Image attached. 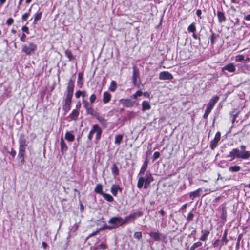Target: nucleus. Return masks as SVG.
I'll return each mask as SVG.
<instances>
[{
    "label": "nucleus",
    "mask_w": 250,
    "mask_h": 250,
    "mask_svg": "<svg viewBox=\"0 0 250 250\" xmlns=\"http://www.w3.org/2000/svg\"><path fill=\"white\" fill-rule=\"evenodd\" d=\"M217 15L219 23L224 22L226 21V17L223 12L220 11H217Z\"/></svg>",
    "instance_id": "obj_22"
},
{
    "label": "nucleus",
    "mask_w": 250,
    "mask_h": 250,
    "mask_svg": "<svg viewBox=\"0 0 250 250\" xmlns=\"http://www.w3.org/2000/svg\"><path fill=\"white\" fill-rule=\"evenodd\" d=\"M132 222H134L135 220L137 218L141 217L143 215V212L141 211L133 212L129 214Z\"/></svg>",
    "instance_id": "obj_18"
},
{
    "label": "nucleus",
    "mask_w": 250,
    "mask_h": 250,
    "mask_svg": "<svg viewBox=\"0 0 250 250\" xmlns=\"http://www.w3.org/2000/svg\"><path fill=\"white\" fill-rule=\"evenodd\" d=\"M83 107L85 108V110H87L88 108H90L92 107V104L90 102L89 103L86 100H83Z\"/></svg>",
    "instance_id": "obj_40"
},
{
    "label": "nucleus",
    "mask_w": 250,
    "mask_h": 250,
    "mask_svg": "<svg viewBox=\"0 0 250 250\" xmlns=\"http://www.w3.org/2000/svg\"><path fill=\"white\" fill-rule=\"evenodd\" d=\"M111 95L108 92H105L103 95V102L104 104H107L111 100Z\"/></svg>",
    "instance_id": "obj_21"
},
{
    "label": "nucleus",
    "mask_w": 250,
    "mask_h": 250,
    "mask_svg": "<svg viewBox=\"0 0 250 250\" xmlns=\"http://www.w3.org/2000/svg\"><path fill=\"white\" fill-rule=\"evenodd\" d=\"M37 49V45L34 42H30L22 46L21 51L27 55L33 54Z\"/></svg>",
    "instance_id": "obj_4"
},
{
    "label": "nucleus",
    "mask_w": 250,
    "mask_h": 250,
    "mask_svg": "<svg viewBox=\"0 0 250 250\" xmlns=\"http://www.w3.org/2000/svg\"><path fill=\"white\" fill-rule=\"evenodd\" d=\"M86 112L87 114H89L94 117H95L98 114V113L94 110L92 107L86 110Z\"/></svg>",
    "instance_id": "obj_37"
},
{
    "label": "nucleus",
    "mask_w": 250,
    "mask_h": 250,
    "mask_svg": "<svg viewBox=\"0 0 250 250\" xmlns=\"http://www.w3.org/2000/svg\"><path fill=\"white\" fill-rule=\"evenodd\" d=\"M98 233H99L98 230H97V229H96V231H93L92 233H91V234H90L89 235V236H88V238H90V237H92L93 236H95L96 234H97Z\"/></svg>",
    "instance_id": "obj_58"
},
{
    "label": "nucleus",
    "mask_w": 250,
    "mask_h": 250,
    "mask_svg": "<svg viewBox=\"0 0 250 250\" xmlns=\"http://www.w3.org/2000/svg\"><path fill=\"white\" fill-rule=\"evenodd\" d=\"M160 156V154L159 152L156 151L155 152L152 156V160L153 161H155L157 159H158Z\"/></svg>",
    "instance_id": "obj_50"
},
{
    "label": "nucleus",
    "mask_w": 250,
    "mask_h": 250,
    "mask_svg": "<svg viewBox=\"0 0 250 250\" xmlns=\"http://www.w3.org/2000/svg\"><path fill=\"white\" fill-rule=\"evenodd\" d=\"M202 245V243L200 241L194 243L192 245V246L190 247V250H195L196 248L201 246Z\"/></svg>",
    "instance_id": "obj_44"
},
{
    "label": "nucleus",
    "mask_w": 250,
    "mask_h": 250,
    "mask_svg": "<svg viewBox=\"0 0 250 250\" xmlns=\"http://www.w3.org/2000/svg\"><path fill=\"white\" fill-rule=\"evenodd\" d=\"M143 94V93L141 91H137L136 92L135 94H134L132 96L134 99H136L137 97L141 96Z\"/></svg>",
    "instance_id": "obj_51"
},
{
    "label": "nucleus",
    "mask_w": 250,
    "mask_h": 250,
    "mask_svg": "<svg viewBox=\"0 0 250 250\" xmlns=\"http://www.w3.org/2000/svg\"><path fill=\"white\" fill-rule=\"evenodd\" d=\"M42 12L38 10L34 15L33 24H36L41 19Z\"/></svg>",
    "instance_id": "obj_24"
},
{
    "label": "nucleus",
    "mask_w": 250,
    "mask_h": 250,
    "mask_svg": "<svg viewBox=\"0 0 250 250\" xmlns=\"http://www.w3.org/2000/svg\"><path fill=\"white\" fill-rule=\"evenodd\" d=\"M19 148H26L27 146L28 142L27 137L24 134H21L18 140Z\"/></svg>",
    "instance_id": "obj_7"
},
{
    "label": "nucleus",
    "mask_w": 250,
    "mask_h": 250,
    "mask_svg": "<svg viewBox=\"0 0 250 250\" xmlns=\"http://www.w3.org/2000/svg\"><path fill=\"white\" fill-rule=\"evenodd\" d=\"M139 78L140 75L139 70L134 67L132 73V83L135 86L138 87L139 86L140 82V81L138 82V79H139Z\"/></svg>",
    "instance_id": "obj_6"
},
{
    "label": "nucleus",
    "mask_w": 250,
    "mask_h": 250,
    "mask_svg": "<svg viewBox=\"0 0 250 250\" xmlns=\"http://www.w3.org/2000/svg\"><path fill=\"white\" fill-rule=\"evenodd\" d=\"M123 138V135L122 134L116 135L115 138V144L120 145L122 141Z\"/></svg>",
    "instance_id": "obj_38"
},
{
    "label": "nucleus",
    "mask_w": 250,
    "mask_h": 250,
    "mask_svg": "<svg viewBox=\"0 0 250 250\" xmlns=\"http://www.w3.org/2000/svg\"><path fill=\"white\" fill-rule=\"evenodd\" d=\"M118 191L121 193L122 192V188L118 185L114 184L112 185L111 187V192L113 195L116 196Z\"/></svg>",
    "instance_id": "obj_16"
},
{
    "label": "nucleus",
    "mask_w": 250,
    "mask_h": 250,
    "mask_svg": "<svg viewBox=\"0 0 250 250\" xmlns=\"http://www.w3.org/2000/svg\"><path fill=\"white\" fill-rule=\"evenodd\" d=\"M119 220L121 221L122 223L123 226L126 225L129 222H132V221L129 217V215H127L125 216V218H123L121 217V218L119 219Z\"/></svg>",
    "instance_id": "obj_30"
},
{
    "label": "nucleus",
    "mask_w": 250,
    "mask_h": 250,
    "mask_svg": "<svg viewBox=\"0 0 250 250\" xmlns=\"http://www.w3.org/2000/svg\"><path fill=\"white\" fill-rule=\"evenodd\" d=\"M117 88V84L114 81H112L110 86L109 87V90L112 92H114Z\"/></svg>",
    "instance_id": "obj_41"
},
{
    "label": "nucleus",
    "mask_w": 250,
    "mask_h": 250,
    "mask_svg": "<svg viewBox=\"0 0 250 250\" xmlns=\"http://www.w3.org/2000/svg\"><path fill=\"white\" fill-rule=\"evenodd\" d=\"M30 15V13L29 12H26L24 13L23 15H22L21 19L23 21H26L28 18L29 17Z\"/></svg>",
    "instance_id": "obj_52"
},
{
    "label": "nucleus",
    "mask_w": 250,
    "mask_h": 250,
    "mask_svg": "<svg viewBox=\"0 0 250 250\" xmlns=\"http://www.w3.org/2000/svg\"><path fill=\"white\" fill-rule=\"evenodd\" d=\"M240 149L238 148L232 149L227 155V157L230 158V161L235 159L247 160L250 157V151L246 150V146L242 145L240 146Z\"/></svg>",
    "instance_id": "obj_2"
},
{
    "label": "nucleus",
    "mask_w": 250,
    "mask_h": 250,
    "mask_svg": "<svg viewBox=\"0 0 250 250\" xmlns=\"http://www.w3.org/2000/svg\"><path fill=\"white\" fill-rule=\"evenodd\" d=\"M9 153L13 157H14L16 154V152L13 148H12L11 151L9 152Z\"/></svg>",
    "instance_id": "obj_62"
},
{
    "label": "nucleus",
    "mask_w": 250,
    "mask_h": 250,
    "mask_svg": "<svg viewBox=\"0 0 250 250\" xmlns=\"http://www.w3.org/2000/svg\"><path fill=\"white\" fill-rule=\"evenodd\" d=\"M104 127L106 128L108 125L107 120L102 116H100L99 113L95 117Z\"/></svg>",
    "instance_id": "obj_17"
},
{
    "label": "nucleus",
    "mask_w": 250,
    "mask_h": 250,
    "mask_svg": "<svg viewBox=\"0 0 250 250\" xmlns=\"http://www.w3.org/2000/svg\"><path fill=\"white\" fill-rule=\"evenodd\" d=\"M26 36L24 33H23L22 36L20 38V40L23 42L25 41Z\"/></svg>",
    "instance_id": "obj_60"
},
{
    "label": "nucleus",
    "mask_w": 250,
    "mask_h": 250,
    "mask_svg": "<svg viewBox=\"0 0 250 250\" xmlns=\"http://www.w3.org/2000/svg\"><path fill=\"white\" fill-rule=\"evenodd\" d=\"M202 14V11L200 9H198L196 11V15L199 17V19H201L202 18L201 15Z\"/></svg>",
    "instance_id": "obj_61"
},
{
    "label": "nucleus",
    "mask_w": 250,
    "mask_h": 250,
    "mask_svg": "<svg viewBox=\"0 0 250 250\" xmlns=\"http://www.w3.org/2000/svg\"><path fill=\"white\" fill-rule=\"evenodd\" d=\"M159 78L162 80H170L173 79V76L168 72L163 71L159 74Z\"/></svg>",
    "instance_id": "obj_12"
},
{
    "label": "nucleus",
    "mask_w": 250,
    "mask_h": 250,
    "mask_svg": "<svg viewBox=\"0 0 250 250\" xmlns=\"http://www.w3.org/2000/svg\"><path fill=\"white\" fill-rule=\"evenodd\" d=\"M241 167L238 165L230 166L228 168V171L231 173L237 172L240 171Z\"/></svg>",
    "instance_id": "obj_26"
},
{
    "label": "nucleus",
    "mask_w": 250,
    "mask_h": 250,
    "mask_svg": "<svg viewBox=\"0 0 250 250\" xmlns=\"http://www.w3.org/2000/svg\"><path fill=\"white\" fill-rule=\"evenodd\" d=\"M202 235L199 239L201 241H205L207 240L208 236L209 234V231L208 230H202L201 231Z\"/></svg>",
    "instance_id": "obj_27"
},
{
    "label": "nucleus",
    "mask_w": 250,
    "mask_h": 250,
    "mask_svg": "<svg viewBox=\"0 0 250 250\" xmlns=\"http://www.w3.org/2000/svg\"><path fill=\"white\" fill-rule=\"evenodd\" d=\"M79 115V111L76 109H73L68 117L70 118L71 119L73 120L76 121L77 120Z\"/></svg>",
    "instance_id": "obj_25"
},
{
    "label": "nucleus",
    "mask_w": 250,
    "mask_h": 250,
    "mask_svg": "<svg viewBox=\"0 0 250 250\" xmlns=\"http://www.w3.org/2000/svg\"><path fill=\"white\" fill-rule=\"evenodd\" d=\"M202 191V189L200 188L197 189V190L191 192L189 193V197L192 200H193L194 198L197 197H199L200 195L201 192Z\"/></svg>",
    "instance_id": "obj_20"
},
{
    "label": "nucleus",
    "mask_w": 250,
    "mask_h": 250,
    "mask_svg": "<svg viewBox=\"0 0 250 250\" xmlns=\"http://www.w3.org/2000/svg\"><path fill=\"white\" fill-rule=\"evenodd\" d=\"M134 238L140 240L142 237V234L141 232H136L134 234Z\"/></svg>",
    "instance_id": "obj_48"
},
{
    "label": "nucleus",
    "mask_w": 250,
    "mask_h": 250,
    "mask_svg": "<svg viewBox=\"0 0 250 250\" xmlns=\"http://www.w3.org/2000/svg\"><path fill=\"white\" fill-rule=\"evenodd\" d=\"M60 144H61V152L62 153H63L64 152H65L67 151L68 148H67L66 143H65V142L64 141V140L62 137L61 139Z\"/></svg>",
    "instance_id": "obj_29"
},
{
    "label": "nucleus",
    "mask_w": 250,
    "mask_h": 250,
    "mask_svg": "<svg viewBox=\"0 0 250 250\" xmlns=\"http://www.w3.org/2000/svg\"><path fill=\"white\" fill-rule=\"evenodd\" d=\"M221 138V133L218 131L214 137V138L210 142V148L213 150L216 147L218 142L220 141Z\"/></svg>",
    "instance_id": "obj_8"
},
{
    "label": "nucleus",
    "mask_w": 250,
    "mask_h": 250,
    "mask_svg": "<svg viewBox=\"0 0 250 250\" xmlns=\"http://www.w3.org/2000/svg\"><path fill=\"white\" fill-rule=\"evenodd\" d=\"M225 70L229 72H234L236 70V68L233 63H230L222 68V71L224 72Z\"/></svg>",
    "instance_id": "obj_14"
},
{
    "label": "nucleus",
    "mask_w": 250,
    "mask_h": 250,
    "mask_svg": "<svg viewBox=\"0 0 250 250\" xmlns=\"http://www.w3.org/2000/svg\"><path fill=\"white\" fill-rule=\"evenodd\" d=\"M71 108V105L70 104H63L62 105V109L64 110L65 112H67L68 111L70 110Z\"/></svg>",
    "instance_id": "obj_49"
},
{
    "label": "nucleus",
    "mask_w": 250,
    "mask_h": 250,
    "mask_svg": "<svg viewBox=\"0 0 250 250\" xmlns=\"http://www.w3.org/2000/svg\"><path fill=\"white\" fill-rule=\"evenodd\" d=\"M95 192L96 193L99 194L101 195L103 194L104 193L103 192V186L101 184H97L95 188L94 189Z\"/></svg>",
    "instance_id": "obj_34"
},
{
    "label": "nucleus",
    "mask_w": 250,
    "mask_h": 250,
    "mask_svg": "<svg viewBox=\"0 0 250 250\" xmlns=\"http://www.w3.org/2000/svg\"><path fill=\"white\" fill-rule=\"evenodd\" d=\"M142 111H144L150 109L151 105H150L148 102L144 101L142 103Z\"/></svg>",
    "instance_id": "obj_33"
},
{
    "label": "nucleus",
    "mask_w": 250,
    "mask_h": 250,
    "mask_svg": "<svg viewBox=\"0 0 250 250\" xmlns=\"http://www.w3.org/2000/svg\"><path fill=\"white\" fill-rule=\"evenodd\" d=\"M227 234H228V230L227 229H226L224 231L223 237H222L221 240H220V247L224 245L227 244V243L228 242V240L227 238Z\"/></svg>",
    "instance_id": "obj_23"
},
{
    "label": "nucleus",
    "mask_w": 250,
    "mask_h": 250,
    "mask_svg": "<svg viewBox=\"0 0 250 250\" xmlns=\"http://www.w3.org/2000/svg\"><path fill=\"white\" fill-rule=\"evenodd\" d=\"M107 248V245L104 243H101L99 245L97 246L94 248L95 250L102 249L103 250H105Z\"/></svg>",
    "instance_id": "obj_45"
},
{
    "label": "nucleus",
    "mask_w": 250,
    "mask_h": 250,
    "mask_svg": "<svg viewBox=\"0 0 250 250\" xmlns=\"http://www.w3.org/2000/svg\"><path fill=\"white\" fill-rule=\"evenodd\" d=\"M211 110H212V109L209 108V107L207 106V108L205 110V113L203 116V118L207 119L208 114L210 113V112H211Z\"/></svg>",
    "instance_id": "obj_47"
},
{
    "label": "nucleus",
    "mask_w": 250,
    "mask_h": 250,
    "mask_svg": "<svg viewBox=\"0 0 250 250\" xmlns=\"http://www.w3.org/2000/svg\"><path fill=\"white\" fill-rule=\"evenodd\" d=\"M13 22H14V19L11 18L8 19L6 21V24L8 25H10L12 24L13 23Z\"/></svg>",
    "instance_id": "obj_55"
},
{
    "label": "nucleus",
    "mask_w": 250,
    "mask_h": 250,
    "mask_svg": "<svg viewBox=\"0 0 250 250\" xmlns=\"http://www.w3.org/2000/svg\"><path fill=\"white\" fill-rule=\"evenodd\" d=\"M111 170L112 172V173L115 176H118L119 174V170L118 169V167L117 166L114 164L111 167Z\"/></svg>",
    "instance_id": "obj_32"
},
{
    "label": "nucleus",
    "mask_w": 250,
    "mask_h": 250,
    "mask_svg": "<svg viewBox=\"0 0 250 250\" xmlns=\"http://www.w3.org/2000/svg\"><path fill=\"white\" fill-rule=\"evenodd\" d=\"M241 238V237L239 235V237H238L237 241V243H236V247L237 249L239 248V243H240V241Z\"/></svg>",
    "instance_id": "obj_63"
},
{
    "label": "nucleus",
    "mask_w": 250,
    "mask_h": 250,
    "mask_svg": "<svg viewBox=\"0 0 250 250\" xmlns=\"http://www.w3.org/2000/svg\"><path fill=\"white\" fill-rule=\"evenodd\" d=\"M194 217V214L192 213V212H190L187 217V220L188 221H192Z\"/></svg>",
    "instance_id": "obj_54"
},
{
    "label": "nucleus",
    "mask_w": 250,
    "mask_h": 250,
    "mask_svg": "<svg viewBox=\"0 0 250 250\" xmlns=\"http://www.w3.org/2000/svg\"><path fill=\"white\" fill-rule=\"evenodd\" d=\"M81 91L78 90L76 92L75 95L76 98H79L81 96Z\"/></svg>",
    "instance_id": "obj_57"
},
{
    "label": "nucleus",
    "mask_w": 250,
    "mask_h": 250,
    "mask_svg": "<svg viewBox=\"0 0 250 250\" xmlns=\"http://www.w3.org/2000/svg\"><path fill=\"white\" fill-rule=\"evenodd\" d=\"M65 54L68 57L70 61L74 59V56L72 54L71 51L69 49L65 51Z\"/></svg>",
    "instance_id": "obj_42"
},
{
    "label": "nucleus",
    "mask_w": 250,
    "mask_h": 250,
    "mask_svg": "<svg viewBox=\"0 0 250 250\" xmlns=\"http://www.w3.org/2000/svg\"><path fill=\"white\" fill-rule=\"evenodd\" d=\"M119 102L124 106L126 107H131L134 105V102L129 99H121Z\"/></svg>",
    "instance_id": "obj_11"
},
{
    "label": "nucleus",
    "mask_w": 250,
    "mask_h": 250,
    "mask_svg": "<svg viewBox=\"0 0 250 250\" xmlns=\"http://www.w3.org/2000/svg\"><path fill=\"white\" fill-rule=\"evenodd\" d=\"M83 107L85 108V110H87L88 108H90L92 107V104L90 102L89 103L86 100H83Z\"/></svg>",
    "instance_id": "obj_39"
},
{
    "label": "nucleus",
    "mask_w": 250,
    "mask_h": 250,
    "mask_svg": "<svg viewBox=\"0 0 250 250\" xmlns=\"http://www.w3.org/2000/svg\"><path fill=\"white\" fill-rule=\"evenodd\" d=\"M227 217V210L226 207H224L221 209V214L220 218L223 221H226Z\"/></svg>",
    "instance_id": "obj_35"
},
{
    "label": "nucleus",
    "mask_w": 250,
    "mask_h": 250,
    "mask_svg": "<svg viewBox=\"0 0 250 250\" xmlns=\"http://www.w3.org/2000/svg\"><path fill=\"white\" fill-rule=\"evenodd\" d=\"M219 99V97L217 95H215L212 97L209 101L207 107L212 109L216 103L218 102Z\"/></svg>",
    "instance_id": "obj_15"
},
{
    "label": "nucleus",
    "mask_w": 250,
    "mask_h": 250,
    "mask_svg": "<svg viewBox=\"0 0 250 250\" xmlns=\"http://www.w3.org/2000/svg\"><path fill=\"white\" fill-rule=\"evenodd\" d=\"M22 30L23 31V32H25L27 34H29V29H28V27H27L26 26H23L22 27Z\"/></svg>",
    "instance_id": "obj_56"
},
{
    "label": "nucleus",
    "mask_w": 250,
    "mask_h": 250,
    "mask_svg": "<svg viewBox=\"0 0 250 250\" xmlns=\"http://www.w3.org/2000/svg\"><path fill=\"white\" fill-rule=\"evenodd\" d=\"M65 139L69 142H73L75 139V136L70 132L67 131L65 134Z\"/></svg>",
    "instance_id": "obj_31"
},
{
    "label": "nucleus",
    "mask_w": 250,
    "mask_h": 250,
    "mask_svg": "<svg viewBox=\"0 0 250 250\" xmlns=\"http://www.w3.org/2000/svg\"><path fill=\"white\" fill-rule=\"evenodd\" d=\"M102 196L108 202H111L114 200L113 197L109 194L104 192Z\"/></svg>",
    "instance_id": "obj_36"
},
{
    "label": "nucleus",
    "mask_w": 250,
    "mask_h": 250,
    "mask_svg": "<svg viewBox=\"0 0 250 250\" xmlns=\"http://www.w3.org/2000/svg\"><path fill=\"white\" fill-rule=\"evenodd\" d=\"M220 240H219V239H217V240H216L214 241V242L213 243V247H218V245H219V242H220Z\"/></svg>",
    "instance_id": "obj_59"
},
{
    "label": "nucleus",
    "mask_w": 250,
    "mask_h": 250,
    "mask_svg": "<svg viewBox=\"0 0 250 250\" xmlns=\"http://www.w3.org/2000/svg\"><path fill=\"white\" fill-rule=\"evenodd\" d=\"M238 116V114H234V115H233V117H232V124H233L235 122V121L236 120V117H237Z\"/></svg>",
    "instance_id": "obj_64"
},
{
    "label": "nucleus",
    "mask_w": 250,
    "mask_h": 250,
    "mask_svg": "<svg viewBox=\"0 0 250 250\" xmlns=\"http://www.w3.org/2000/svg\"><path fill=\"white\" fill-rule=\"evenodd\" d=\"M244 60V56L243 55H238L235 57L236 62H241Z\"/></svg>",
    "instance_id": "obj_46"
},
{
    "label": "nucleus",
    "mask_w": 250,
    "mask_h": 250,
    "mask_svg": "<svg viewBox=\"0 0 250 250\" xmlns=\"http://www.w3.org/2000/svg\"><path fill=\"white\" fill-rule=\"evenodd\" d=\"M188 30L189 32H195L196 30V28L195 24L194 23H192L191 24H190L188 28Z\"/></svg>",
    "instance_id": "obj_43"
},
{
    "label": "nucleus",
    "mask_w": 250,
    "mask_h": 250,
    "mask_svg": "<svg viewBox=\"0 0 250 250\" xmlns=\"http://www.w3.org/2000/svg\"><path fill=\"white\" fill-rule=\"evenodd\" d=\"M74 86V81L72 79H69L67 83V88L65 93V97L63 100V104L71 105Z\"/></svg>",
    "instance_id": "obj_3"
},
{
    "label": "nucleus",
    "mask_w": 250,
    "mask_h": 250,
    "mask_svg": "<svg viewBox=\"0 0 250 250\" xmlns=\"http://www.w3.org/2000/svg\"><path fill=\"white\" fill-rule=\"evenodd\" d=\"M96 95L94 94H92L90 98H89V101H90V102L91 103V104H93L95 101L96 100Z\"/></svg>",
    "instance_id": "obj_53"
},
{
    "label": "nucleus",
    "mask_w": 250,
    "mask_h": 250,
    "mask_svg": "<svg viewBox=\"0 0 250 250\" xmlns=\"http://www.w3.org/2000/svg\"><path fill=\"white\" fill-rule=\"evenodd\" d=\"M148 161L147 159L146 158L145 161L144 162L138 174V180L137 186L139 189H141L143 186L144 188L146 189L148 188L150 184L154 180L153 177L149 171H147L145 174L148 166Z\"/></svg>",
    "instance_id": "obj_1"
},
{
    "label": "nucleus",
    "mask_w": 250,
    "mask_h": 250,
    "mask_svg": "<svg viewBox=\"0 0 250 250\" xmlns=\"http://www.w3.org/2000/svg\"><path fill=\"white\" fill-rule=\"evenodd\" d=\"M219 35L218 34H216L215 33H212L211 35H210V36L209 37V39L210 40L211 44L212 46L215 43L216 40L219 37Z\"/></svg>",
    "instance_id": "obj_28"
},
{
    "label": "nucleus",
    "mask_w": 250,
    "mask_h": 250,
    "mask_svg": "<svg viewBox=\"0 0 250 250\" xmlns=\"http://www.w3.org/2000/svg\"><path fill=\"white\" fill-rule=\"evenodd\" d=\"M83 72H79L78 73L77 84V85L78 86V87L80 88H82V87L83 85Z\"/></svg>",
    "instance_id": "obj_19"
},
{
    "label": "nucleus",
    "mask_w": 250,
    "mask_h": 250,
    "mask_svg": "<svg viewBox=\"0 0 250 250\" xmlns=\"http://www.w3.org/2000/svg\"><path fill=\"white\" fill-rule=\"evenodd\" d=\"M149 235L155 241H159L162 238H165V236L158 231L156 232H151L149 233Z\"/></svg>",
    "instance_id": "obj_10"
},
{
    "label": "nucleus",
    "mask_w": 250,
    "mask_h": 250,
    "mask_svg": "<svg viewBox=\"0 0 250 250\" xmlns=\"http://www.w3.org/2000/svg\"><path fill=\"white\" fill-rule=\"evenodd\" d=\"M102 132V130L101 128L99 127L98 125L94 124L92 126V127L88 135L87 138H88V140L91 141L92 140V139L93 138V135L95 133H96V138H95L96 140L97 141L99 140L101 137Z\"/></svg>",
    "instance_id": "obj_5"
},
{
    "label": "nucleus",
    "mask_w": 250,
    "mask_h": 250,
    "mask_svg": "<svg viewBox=\"0 0 250 250\" xmlns=\"http://www.w3.org/2000/svg\"><path fill=\"white\" fill-rule=\"evenodd\" d=\"M25 149L22 148H19V152L17 156L18 159L20 161L21 164L24 163V155L25 153Z\"/></svg>",
    "instance_id": "obj_13"
},
{
    "label": "nucleus",
    "mask_w": 250,
    "mask_h": 250,
    "mask_svg": "<svg viewBox=\"0 0 250 250\" xmlns=\"http://www.w3.org/2000/svg\"><path fill=\"white\" fill-rule=\"evenodd\" d=\"M119 218H121V217L116 216L112 217L108 220V223L113 225L114 229L119 228L123 226L121 221L119 220Z\"/></svg>",
    "instance_id": "obj_9"
}]
</instances>
